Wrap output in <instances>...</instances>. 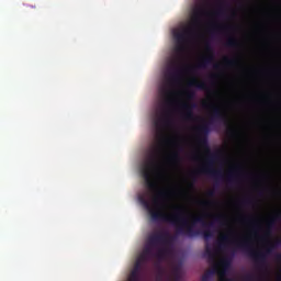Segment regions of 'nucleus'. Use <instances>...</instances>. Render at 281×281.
<instances>
[{
  "instance_id": "nucleus-3",
  "label": "nucleus",
  "mask_w": 281,
  "mask_h": 281,
  "mask_svg": "<svg viewBox=\"0 0 281 281\" xmlns=\"http://www.w3.org/2000/svg\"><path fill=\"white\" fill-rule=\"evenodd\" d=\"M280 238L274 241V244H269L265 251L252 250L251 239L249 237L239 238L236 243L237 248L244 250L248 256L255 261L259 269H266L267 267V257L272 255L274 250L280 246Z\"/></svg>"
},
{
  "instance_id": "nucleus-31",
  "label": "nucleus",
  "mask_w": 281,
  "mask_h": 281,
  "mask_svg": "<svg viewBox=\"0 0 281 281\" xmlns=\"http://www.w3.org/2000/svg\"><path fill=\"white\" fill-rule=\"evenodd\" d=\"M207 195L209 198H215L216 195L215 190H209Z\"/></svg>"
},
{
  "instance_id": "nucleus-2",
  "label": "nucleus",
  "mask_w": 281,
  "mask_h": 281,
  "mask_svg": "<svg viewBox=\"0 0 281 281\" xmlns=\"http://www.w3.org/2000/svg\"><path fill=\"white\" fill-rule=\"evenodd\" d=\"M216 122H224L225 124H228V119L227 116H225L224 112L218 105H213L210 122L202 124L196 128L198 143L200 144V147L205 149V151L210 155L206 165L200 167L198 173L211 175V177H214L215 179H223L224 175L222 170H215L214 167V162L221 159L222 153L215 151L214 154H212L211 147L209 145V133L211 132V126L214 125Z\"/></svg>"
},
{
  "instance_id": "nucleus-5",
  "label": "nucleus",
  "mask_w": 281,
  "mask_h": 281,
  "mask_svg": "<svg viewBox=\"0 0 281 281\" xmlns=\"http://www.w3.org/2000/svg\"><path fill=\"white\" fill-rule=\"evenodd\" d=\"M193 30H182L181 32H175L173 36L176 38V53L182 55L186 53V48L189 42V38L192 36Z\"/></svg>"
},
{
  "instance_id": "nucleus-35",
  "label": "nucleus",
  "mask_w": 281,
  "mask_h": 281,
  "mask_svg": "<svg viewBox=\"0 0 281 281\" xmlns=\"http://www.w3.org/2000/svg\"><path fill=\"white\" fill-rule=\"evenodd\" d=\"M175 273H176V280H180V273H179L178 269H176Z\"/></svg>"
},
{
  "instance_id": "nucleus-9",
  "label": "nucleus",
  "mask_w": 281,
  "mask_h": 281,
  "mask_svg": "<svg viewBox=\"0 0 281 281\" xmlns=\"http://www.w3.org/2000/svg\"><path fill=\"white\" fill-rule=\"evenodd\" d=\"M205 48L210 53V55H207L206 57H203L200 60V63L198 64V66L200 68H205L206 66H209V64H212L215 59L213 48H212L211 44H206Z\"/></svg>"
},
{
  "instance_id": "nucleus-39",
  "label": "nucleus",
  "mask_w": 281,
  "mask_h": 281,
  "mask_svg": "<svg viewBox=\"0 0 281 281\" xmlns=\"http://www.w3.org/2000/svg\"><path fill=\"white\" fill-rule=\"evenodd\" d=\"M221 30H228V27H224V26H223V27H221Z\"/></svg>"
},
{
  "instance_id": "nucleus-36",
  "label": "nucleus",
  "mask_w": 281,
  "mask_h": 281,
  "mask_svg": "<svg viewBox=\"0 0 281 281\" xmlns=\"http://www.w3.org/2000/svg\"><path fill=\"white\" fill-rule=\"evenodd\" d=\"M246 280L252 281L254 280V276H246Z\"/></svg>"
},
{
  "instance_id": "nucleus-7",
  "label": "nucleus",
  "mask_w": 281,
  "mask_h": 281,
  "mask_svg": "<svg viewBox=\"0 0 281 281\" xmlns=\"http://www.w3.org/2000/svg\"><path fill=\"white\" fill-rule=\"evenodd\" d=\"M172 123V119L168 112H164L158 119H156L155 126L158 131H162L164 126H169Z\"/></svg>"
},
{
  "instance_id": "nucleus-15",
  "label": "nucleus",
  "mask_w": 281,
  "mask_h": 281,
  "mask_svg": "<svg viewBox=\"0 0 281 281\" xmlns=\"http://www.w3.org/2000/svg\"><path fill=\"white\" fill-rule=\"evenodd\" d=\"M214 223H210L209 227L203 231V237L205 240H209V238H212L214 236V232L211 229L213 227Z\"/></svg>"
},
{
  "instance_id": "nucleus-4",
  "label": "nucleus",
  "mask_w": 281,
  "mask_h": 281,
  "mask_svg": "<svg viewBox=\"0 0 281 281\" xmlns=\"http://www.w3.org/2000/svg\"><path fill=\"white\" fill-rule=\"evenodd\" d=\"M173 239V236H171L169 232H156L155 234H151L148 237V244L145 247L146 262L154 256L153 248H156L159 245L170 246Z\"/></svg>"
},
{
  "instance_id": "nucleus-19",
  "label": "nucleus",
  "mask_w": 281,
  "mask_h": 281,
  "mask_svg": "<svg viewBox=\"0 0 281 281\" xmlns=\"http://www.w3.org/2000/svg\"><path fill=\"white\" fill-rule=\"evenodd\" d=\"M214 273H215V270L205 271V273H203L202 276V281H210L214 276Z\"/></svg>"
},
{
  "instance_id": "nucleus-27",
  "label": "nucleus",
  "mask_w": 281,
  "mask_h": 281,
  "mask_svg": "<svg viewBox=\"0 0 281 281\" xmlns=\"http://www.w3.org/2000/svg\"><path fill=\"white\" fill-rule=\"evenodd\" d=\"M215 223H220V225H223V221H224V215H216V217H214Z\"/></svg>"
},
{
  "instance_id": "nucleus-23",
  "label": "nucleus",
  "mask_w": 281,
  "mask_h": 281,
  "mask_svg": "<svg viewBox=\"0 0 281 281\" xmlns=\"http://www.w3.org/2000/svg\"><path fill=\"white\" fill-rule=\"evenodd\" d=\"M245 222L251 225V227H258V221L255 217H245Z\"/></svg>"
},
{
  "instance_id": "nucleus-24",
  "label": "nucleus",
  "mask_w": 281,
  "mask_h": 281,
  "mask_svg": "<svg viewBox=\"0 0 281 281\" xmlns=\"http://www.w3.org/2000/svg\"><path fill=\"white\" fill-rule=\"evenodd\" d=\"M162 92L165 97L167 98V101H170V98L172 97V91L169 89V87H164Z\"/></svg>"
},
{
  "instance_id": "nucleus-32",
  "label": "nucleus",
  "mask_w": 281,
  "mask_h": 281,
  "mask_svg": "<svg viewBox=\"0 0 281 281\" xmlns=\"http://www.w3.org/2000/svg\"><path fill=\"white\" fill-rule=\"evenodd\" d=\"M205 251L207 252V255H210V257H213V251L212 248H210V246H206Z\"/></svg>"
},
{
  "instance_id": "nucleus-28",
  "label": "nucleus",
  "mask_w": 281,
  "mask_h": 281,
  "mask_svg": "<svg viewBox=\"0 0 281 281\" xmlns=\"http://www.w3.org/2000/svg\"><path fill=\"white\" fill-rule=\"evenodd\" d=\"M199 204H200L201 206H209L210 204H212V202H209L207 200H200V201H199Z\"/></svg>"
},
{
  "instance_id": "nucleus-22",
  "label": "nucleus",
  "mask_w": 281,
  "mask_h": 281,
  "mask_svg": "<svg viewBox=\"0 0 281 281\" xmlns=\"http://www.w3.org/2000/svg\"><path fill=\"white\" fill-rule=\"evenodd\" d=\"M222 267H224V269H229V267H232V259H229V257L222 259Z\"/></svg>"
},
{
  "instance_id": "nucleus-29",
  "label": "nucleus",
  "mask_w": 281,
  "mask_h": 281,
  "mask_svg": "<svg viewBox=\"0 0 281 281\" xmlns=\"http://www.w3.org/2000/svg\"><path fill=\"white\" fill-rule=\"evenodd\" d=\"M240 204H254V200L247 198L246 200H241Z\"/></svg>"
},
{
  "instance_id": "nucleus-18",
  "label": "nucleus",
  "mask_w": 281,
  "mask_h": 281,
  "mask_svg": "<svg viewBox=\"0 0 281 281\" xmlns=\"http://www.w3.org/2000/svg\"><path fill=\"white\" fill-rule=\"evenodd\" d=\"M202 13H203L202 9H196V11L193 12L192 20L194 21V23H199V21H201Z\"/></svg>"
},
{
  "instance_id": "nucleus-6",
  "label": "nucleus",
  "mask_w": 281,
  "mask_h": 281,
  "mask_svg": "<svg viewBox=\"0 0 281 281\" xmlns=\"http://www.w3.org/2000/svg\"><path fill=\"white\" fill-rule=\"evenodd\" d=\"M183 74V67L178 65V61H172L165 76L168 85H176L179 82Z\"/></svg>"
},
{
  "instance_id": "nucleus-40",
  "label": "nucleus",
  "mask_w": 281,
  "mask_h": 281,
  "mask_svg": "<svg viewBox=\"0 0 281 281\" xmlns=\"http://www.w3.org/2000/svg\"><path fill=\"white\" fill-rule=\"evenodd\" d=\"M211 78H216V76L212 75Z\"/></svg>"
},
{
  "instance_id": "nucleus-41",
  "label": "nucleus",
  "mask_w": 281,
  "mask_h": 281,
  "mask_svg": "<svg viewBox=\"0 0 281 281\" xmlns=\"http://www.w3.org/2000/svg\"><path fill=\"white\" fill-rule=\"evenodd\" d=\"M204 106H207V103H203Z\"/></svg>"
},
{
  "instance_id": "nucleus-37",
  "label": "nucleus",
  "mask_w": 281,
  "mask_h": 281,
  "mask_svg": "<svg viewBox=\"0 0 281 281\" xmlns=\"http://www.w3.org/2000/svg\"><path fill=\"white\" fill-rule=\"evenodd\" d=\"M213 68H216V69L221 68V64H213Z\"/></svg>"
},
{
  "instance_id": "nucleus-13",
  "label": "nucleus",
  "mask_w": 281,
  "mask_h": 281,
  "mask_svg": "<svg viewBox=\"0 0 281 281\" xmlns=\"http://www.w3.org/2000/svg\"><path fill=\"white\" fill-rule=\"evenodd\" d=\"M229 234H221L217 241V248H220V250H223L224 248H226V244L229 243Z\"/></svg>"
},
{
  "instance_id": "nucleus-12",
  "label": "nucleus",
  "mask_w": 281,
  "mask_h": 281,
  "mask_svg": "<svg viewBox=\"0 0 281 281\" xmlns=\"http://www.w3.org/2000/svg\"><path fill=\"white\" fill-rule=\"evenodd\" d=\"M240 175H243V170H241V167L237 165L236 167L233 168V170H229L227 175V182L234 183L235 181H237Z\"/></svg>"
},
{
  "instance_id": "nucleus-14",
  "label": "nucleus",
  "mask_w": 281,
  "mask_h": 281,
  "mask_svg": "<svg viewBox=\"0 0 281 281\" xmlns=\"http://www.w3.org/2000/svg\"><path fill=\"white\" fill-rule=\"evenodd\" d=\"M189 87H198V89H203V90L209 89L207 82H205L203 80L199 81V80H196V78H193V80H190Z\"/></svg>"
},
{
  "instance_id": "nucleus-17",
  "label": "nucleus",
  "mask_w": 281,
  "mask_h": 281,
  "mask_svg": "<svg viewBox=\"0 0 281 281\" xmlns=\"http://www.w3.org/2000/svg\"><path fill=\"white\" fill-rule=\"evenodd\" d=\"M144 263H147V257H146V248L143 249V252H140L139 255V267H140V271L144 267Z\"/></svg>"
},
{
  "instance_id": "nucleus-16",
  "label": "nucleus",
  "mask_w": 281,
  "mask_h": 281,
  "mask_svg": "<svg viewBox=\"0 0 281 281\" xmlns=\"http://www.w3.org/2000/svg\"><path fill=\"white\" fill-rule=\"evenodd\" d=\"M226 45L228 48H237L239 45V42L234 36H229L226 41Z\"/></svg>"
},
{
  "instance_id": "nucleus-1",
  "label": "nucleus",
  "mask_w": 281,
  "mask_h": 281,
  "mask_svg": "<svg viewBox=\"0 0 281 281\" xmlns=\"http://www.w3.org/2000/svg\"><path fill=\"white\" fill-rule=\"evenodd\" d=\"M159 161L157 151H151L146 162L143 165V177L146 186L153 195V204L145 195L139 196V202L149 211L151 220L155 222L162 221L164 223H170L175 225L176 233L181 236H189L193 238L199 236L200 229H196V225L207 226L206 218L209 213H202L200 215H193L189 222L187 217H183V211L181 206H176L175 213H166V209L171 191L168 188H159V183L155 181V170H158Z\"/></svg>"
},
{
  "instance_id": "nucleus-34",
  "label": "nucleus",
  "mask_w": 281,
  "mask_h": 281,
  "mask_svg": "<svg viewBox=\"0 0 281 281\" xmlns=\"http://www.w3.org/2000/svg\"><path fill=\"white\" fill-rule=\"evenodd\" d=\"M177 158H179V154H172V156H170L171 160H177Z\"/></svg>"
},
{
  "instance_id": "nucleus-30",
  "label": "nucleus",
  "mask_w": 281,
  "mask_h": 281,
  "mask_svg": "<svg viewBox=\"0 0 281 281\" xmlns=\"http://www.w3.org/2000/svg\"><path fill=\"white\" fill-rule=\"evenodd\" d=\"M194 97H195L194 91H187V98L188 99L192 100V99H194Z\"/></svg>"
},
{
  "instance_id": "nucleus-25",
  "label": "nucleus",
  "mask_w": 281,
  "mask_h": 281,
  "mask_svg": "<svg viewBox=\"0 0 281 281\" xmlns=\"http://www.w3.org/2000/svg\"><path fill=\"white\" fill-rule=\"evenodd\" d=\"M227 134L231 136H236L237 135V131L234 126H227Z\"/></svg>"
},
{
  "instance_id": "nucleus-20",
  "label": "nucleus",
  "mask_w": 281,
  "mask_h": 281,
  "mask_svg": "<svg viewBox=\"0 0 281 281\" xmlns=\"http://www.w3.org/2000/svg\"><path fill=\"white\" fill-rule=\"evenodd\" d=\"M167 252H168L167 248H159L156 252V257L158 259H164L166 257Z\"/></svg>"
},
{
  "instance_id": "nucleus-10",
  "label": "nucleus",
  "mask_w": 281,
  "mask_h": 281,
  "mask_svg": "<svg viewBox=\"0 0 281 281\" xmlns=\"http://www.w3.org/2000/svg\"><path fill=\"white\" fill-rule=\"evenodd\" d=\"M194 108H196V103H183L182 110H184V120H194Z\"/></svg>"
},
{
  "instance_id": "nucleus-26",
  "label": "nucleus",
  "mask_w": 281,
  "mask_h": 281,
  "mask_svg": "<svg viewBox=\"0 0 281 281\" xmlns=\"http://www.w3.org/2000/svg\"><path fill=\"white\" fill-rule=\"evenodd\" d=\"M276 261H279L281 263V252H277L274 255ZM277 281H281V269H280V276H278Z\"/></svg>"
},
{
  "instance_id": "nucleus-38",
  "label": "nucleus",
  "mask_w": 281,
  "mask_h": 281,
  "mask_svg": "<svg viewBox=\"0 0 281 281\" xmlns=\"http://www.w3.org/2000/svg\"><path fill=\"white\" fill-rule=\"evenodd\" d=\"M166 144H168V142H171L170 139H162Z\"/></svg>"
},
{
  "instance_id": "nucleus-21",
  "label": "nucleus",
  "mask_w": 281,
  "mask_h": 281,
  "mask_svg": "<svg viewBox=\"0 0 281 281\" xmlns=\"http://www.w3.org/2000/svg\"><path fill=\"white\" fill-rule=\"evenodd\" d=\"M224 63L227 64V66H237V64H239V59H231L229 57H224Z\"/></svg>"
},
{
  "instance_id": "nucleus-8",
  "label": "nucleus",
  "mask_w": 281,
  "mask_h": 281,
  "mask_svg": "<svg viewBox=\"0 0 281 281\" xmlns=\"http://www.w3.org/2000/svg\"><path fill=\"white\" fill-rule=\"evenodd\" d=\"M281 221V209L278 213H274L271 217H269V221L266 225V235H270L272 233L273 227H276L277 223Z\"/></svg>"
},
{
  "instance_id": "nucleus-33",
  "label": "nucleus",
  "mask_w": 281,
  "mask_h": 281,
  "mask_svg": "<svg viewBox=\"0 0 281 281\" xmlns=\"http://www.w3.org/2000/svg\"><path fill=\"white\" fill-rule=\"evenodd\" d=\"M164 271L162 269H159L157 280H162Z\"/></svg>"
},
{
  "instance_id": "nucleus-11",
  "label": "nucleus",
  "mask_w": 281,
  "mask_h": 281,
  "mask_svg": "<svg viewBox=\"0 0 281 281\" xmlns=\"http://www.w3.org/2000/svg\"><path fill=\"white\" fill-rule=\"evenodd\" d=\"M140 271V257H137L132 273H130V278L127 281H139Z\"/></svg>"
}]
</instances>
